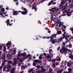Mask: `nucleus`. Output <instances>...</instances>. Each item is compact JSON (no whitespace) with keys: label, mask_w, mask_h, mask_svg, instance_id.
<instances>
[{"label":"nucleus","mask_w":73,"mask_h":73,"mask_svg":"<svg viewBox=\"0 0 73 73\" xmlns=\"http://www.w3.org/2000/svg\"><path fill=\"white\" fill-rule=\"evenodd\" d=\"M22 9L24 11H13V15H17L19 14L18 12H21V13L22 15H27V10L26 9Z\"/></svg>","instance_id":"nucleus-1"},{"label":"nucleus","mask_w":73,"mask_h":73,"mask_svg":"<svg viewBox=\"0 0 73 73\" xmlns=\"http://www.w3.org/2000/svg\"><path fill=\"white\" fill-rule=\"evenodd\" d=\"M68 46H66L65 47V46H64V45H63L62 46V48H63L64 52H67V51L68 50Z\"/></svg>","instance_id":"nucleus-2"},{"label":"nucleus","mask_w":73,"mask_h":73,"mask_svg":"<svg viewBox=\"0 0 73 73\" xmlns=\"http://www.w3.org/2000/svg\"><path fill=\"white\" fill-rule=\"evenodd\" d=\"M52 4L53 5H54L55 4H56V2H53V0H51L50 2H49L48 4V5H50L52 4Z\"/></svg>","instance_id":"nucleus-3"},{"label":"nucleus","mask_w":73,"mask_h":73,"mask_svg":"<svg viewBox=\"0 0 73 73\" xmlns=\"http://www.w3.org/2000/svg\"><path fill=\"white\" fill-rule=\"evenodd\" d=\"M7 13H3L2 14H1V12H0V15H1V16L3 17H6V16H8V15L6 14Z\"/></svg>","instance_id":"nucleus-4"},{"label":"nucleus","mask_w":73,"mask_h":73,"mask_svg":"<svg viewBox=\"0 0 73 73\" xmlns=\"http://www.w3.org/2000/svg\"><path fill=\"white\" fill-rule=\"evenodd\" d=\"M3 69V72H9V70H6V69H7V66H4Z\"/></svg>","instance_id":"nucleus-5"},{"label":"nucleus","mask_w":73,"mask_h":73,"mask_svg":"<svg viewBox=\"0 0 73 73\" xmlns=\"http://www.w3.org/2000/svg\"><path fill=\"white\" fill-rule=\"evenodd\" d=\"M9 43H7L6 44L7 46V47L10 46H11L12 45V43H11V42L9 41Z\"/></svg>","instance_id":"nucleus-6"},{"label":"nucleus","mask_w":73,"mask_h":73,"mask_svg":"<svg viewBox=\"0 0 73 73\" xmlns=\"http://www.w3.org/2000/svg\"><path fill=\"white\" fill-rule=\"evenodd\" d=\"M11 65L10 64L8 65L7 66V69L9 70L11 69Z\"/></svg>","instance_id":"nucleus-7"},{"label":"nucleus","mask_w":73,"mask_h":73,"mask_svg":"<svg viewBox=\"0 0 73 73\" xmlns=\"http://www.w3.org/2000/svg\"><path fill=\"white\" fill-rule=\"evenodd\" d=\"M72 52H71L70 54H69V55L70 56H69V58H71L72 60H73V55L72 54Z\"/></svg>","instance_id":"nucleus-8"},{"label":"nucleus","mask_w":73,"mask_h":73,"mask_svg":"<svg viewBox=\"0 0 73 73\" xmlns=\"http://www.w3.org/2000/svg\"><path fill=\"white\" fill-rule=\"evenodd\" d=\"M65 38L66 40L68 41H70V38H69V36H66Z\"/></svg>","instance_id":"nucleus-9"},{"label":"nucleus","mask_w":73,"mask_h":73,"mask_svg":"<svg viewBox=\"0 0 73 73\" xmlns=\"http://www.w3.org/2000/svg\"><path fill=\"white\" fill-rule=\"evenodd\" d=\"M15 68H13L12 69H11L10 71V73H13L15 72Z\"/></svg>","instance_id":"nucleus-10"},{"label":"nucleus","mask_w":73,"mask_h":73,"mask_svg":"<svg viewBox=\"0 0 73 73\" xmlns=\"http://www.w3.org/2000/svg\"><path fill=\"white\" fill-rule=\"evenodd\" d=\"M32 7H32V9H35V11H37V8L36 7H35V6L33 5L32 6Z\"/></svg>","instance_id":"nucleus-11"},{"label":"nucleus","mask_w":73,"mask_h":73,"mask_svg":"<svg viewBox=\"0 0 73 73\" xmlns=\"http://www.w3.org/2000/svg\"><path fill=\"white\" fill-rule=\"evenodd\" d=\"M64 70L63 69H62L58 71H57V73H62V72H63V71H64Z\"/></svg>","instance_id":"nucleus-12"},{"label":"nucleus","mask_w":73,"mask_h":73,"mask_svg":"<svg viewBox=\"0 0 73 73\" xmlns=\"http://www.w3.org/2000/svg\"><path fill=\"white\" fill-rule=\"evenodd\" d=\"M9 19H7L6 21V23H7V26H8L9 24Z\"/></svg>","instance_id":"nucleus-13"},{"label":"nucleus","mask_w":73,"mask_h":73,"mask_svg":"<svg viewBox=\"0 0 73 73\" xmlns=\"http://www.w3.org/2000/svg\"><path fill=\"white\" fill-rule=\"evenodd\" d=\"M3 57V60H5V53L3 54L2 55Z\"/></svg>","instance_id":"nucleus-14"},{"label":"nucleus","mask_w":73,"mask_h":73,"mask_svg":"<svg viewBox=\"0 0 73 73\" xmlns=\"http://www.w3.org/2000/svg\"><path fill=\"white\" fill-rule=\"evenodd\" d=\"M56 39H52L51 40V42H52L53 44H54L55 43H56Z\"/></svg>","instance_id":"nucleus-15"},{"label":"nucleus","mask_w":73,"mask_h":73,"mask_svg":"<svg viewBox=\"0 0 73 73\" xmlns=\"http://www.w3.org/2000/svg\"><path fill=\"white\" fill-rule=\"evenodd\" d=\"M17 62L16 61H14V62L12 63L13 65H16L17 64Z\"/></svg>","instance_id":"nucleus-16"},{"label":"nucleus","mask_w":73,"mask_h":73,"mask_svg":"<svg viewBox=\"0 0 73 73\" xmlns=\"http://www.w3.org/2000/svg\"><path fill=\"white\" fill-rule=\"evenodd\" d=\"M7 62L8 64H12V61L11 60H9Z\"/></svg>","instance_id":"nucleus-17"},{"label":"nucleus","mask_w":73,"mask_h":73,"mask_svg":"<svg viewBox=\"0 0 73 73\" xmlns=\"http://www.w3.org/2000/svg\"><path fill=\"white\" fill-rule=\"evenodd\" d=\"M49 52L50 54H53V51H52V50H49Z\"/></svg>","instance_id":"nucleus-18"},{"label":"nucleus","mask_w":73,"mask_h":73,"mask_svg":"<svg viewBox=\"0 0 73 73\" xmlns=\"http://www.w3.org/2000/svg\"><path fill=\"white\" fill-rule=\"evenodd\" d=\"M52 9H55V11H59V9H57L56 7H54L52 8Z\"/></svg>","instance_id":"nucleus-19"},{"label":"nucleus","mask_w":73,"mask_h":73,"mask_svg":"<svg viewBox=\"0 0 73 73\" xmlns=\"http://www.w3.org/2000/svg\"><path fill=\"white\" fill-rule=\"evenodd\" d=\"M57 33L58 35H60V34H62L61 31H58L57 32Z\"/></svg>","instance_id":"nucleus-20"},{"label":"nucleus","mask_w":73,"mask_h":73,"mask_svg":"<svg viewBox=\"0 0 73 73\" xmlns=\"http://www.w3.org/2000/svg\"><path fill=\"white\" fill-rule=\"evenodd\" d=\"M60 52L61 53H62L63 52H64V50H63V48H62V49L60 50Z\"/></svg>","instance_id":"nucleus-21"},{"label":"nucleus","mask_w":73,"mask_h":73,"mask_svg":"<svg viewBox=\"0 0 73 73\" xmlns=\"http://www.w3.org/2000/svg\"><path fill=\"white\" fill-rule=\"evenodd\" d=\"M45 70H46L45 69L43 68L42 69V70L41 71V72H42H42H45Z\"/></svg>","instance_id":"nucleus-22"},{"label":"nucleus","mask_w":73,"mask_h":73,"mask_svg":"<svg viewBox=\"0 0 73 73\" xmlns=\"http://www.w3.org/2000/svg\"><path fill=\"white\" fill-rule=\"evenodd\" d=\"M66 1H67L66 0H65L64 1L62 0V4H65V2H66Z\"/></svg>","instance_id":"nucleus-23"},{"label":"nucleus","mask_w":73,"mask_h":73,"mask_svg":"<svg viewBox=\"0 0 73 73\" xmlns=\"http://www.w3.org/2000/svg\"><path fill=\"white\" fill-rule=\"evenodd\" d=\"M67 64L68 66H69V67L70 66H71V65H72V63H67Z\"/></svg>","instance_id":"nucleus-24"},{"label":"nucleus","mask_w":73,"mask_h":73,"mask_svg":"<svg viewBox=\"0 0 73 73\" xmlns=\"http://www.w3.org/2000/svg\"><path fill=\"white\" fill-rule=\"evenodd\" d=\"M68 70L69 72H72V69L71 68H69L68 69Z\"/></svg>","instance_id":"nucleus-25"},{"label":"nucleus","mask_w":73,"mask_h":73,"mask_svg":"<svg viewBox=\"0 0 73 73\" xmlns=\"http://www.w3.org/2000/svg\"><path fill=\"white\" fill-rule=\"evenodd\" d=\"M33 70V68H31L30 69V70L28 71L29 73H30L31 72H32Z\"/></svg>","instance_id":"nucleus-26"},{"label":"nucleus","mask_w":73,"mask_h":73,"mask_svg":"<svg viewBox=\"0 0 73 73\" xmlns=\"http://www.w3.org/2000/svg\"><path fill=\"white\" fill-rule=\"evenodd\" d=\"M3 48V51H5L7 49V48H6V47H5V46H4Z\"/></svg>","instance_id":"nucleus-27"},{"label":"nucleus","mask_w":73,"mask_h":73,"mask_svg":"<svg viewBox=\"0 0 73 73\" xmlns=\"http://www.w3.org/2000/svg\"><path fill=\"white\" fill-rule=\"evenodd\" d=\"M34 62H39L40 61L38 60H34Z\"/></svg>","instance_id":"nucleus-28"},{"label":"nucleus","mask_w":73,"mask_h":73,"mask_svg":"<svg viewBox=\"0 0 73 73\" xmlns=\"http://www.w3.org/2000/svg\"><path fill=\"white\" fill-rule=\"evenodd\" d=\"M14 1H16L17 2L15 3L16 4H17V5H18L19 4V1H16L15 0H14Z\"/></svg>","instance_id":"nucleus-29"},{"label":"nucleus","mask_w":73,"mask_h":73,"mask_svg":"<svg viewBox=\"0 0 73 73\" xmlns=\"http://www.w3.org/2000/svg\"><path fill=\"white\" fill-rule=\"evenodd\" d=\"M69 7L70 8H72L73 7V5L72 4H70L69 6Z\"/></svg>","instance_id":"nucleus-30"},{"label":"nucleus","mask_w":73,"mask_h":73,"mask_svg":"<svg viewBox=\"0 0 73 73\" xmlns=\"http://www.w3.org/2000/svg\"><path fill=\"white\" fill-rule=\"evenodd\" d=\"M22 8L21 9H24V8H25V9H26L27 10V13H26V14L27 13H28V10H27V9H26V8H24L23 7H22Z\"/></svg>","instance_id":"nucleus-31"},{"label":"nucleus","mask_w":73,"mask_h":73,"mask_svg":"<svg viewBox=\"0 0 73 73\" xmlns=\"http://www.w3.org/2000/svg\"><path fill=\"white\" fill-rule=\"evenodd\" d=\"M16 49H15L14 50H13V52H14V54H16Z\"/></svg>","instance_id":"nucleus-32"},{"label":"nucleus","mask_w":73,"mask_h":73,"mask_svg":"<svg viewBox=\"0 0 73 73\" xmlns=\"http://www.w3.org/2000/svg\"><path fill=\"white\" fill-rule=\"evenodd\" d=\"M70 30L72 31V33L73 34V28H70Z\"/></svg>","instance_id":"nucleus-33"},{"label":"nucleus","mask_w":73,"mask_h":73,"mask_svg":"<svg viewBox=\"0 0 73 73\" xmlns=\"http://www.w3.org/2000/svg\"><path fill=\"white\" fill-rule=\"evenodd\" d=\"M1 10L2 12H4V11H5V9L4 8H2Z\"/></svg>","instance_id":"nucleus-34"},{"label":"nucleus","mask_w":73,"mask_h":73,"mask_svg":"<svg viewBox=\"0 0 73 73\" xmlns=\"http://www.w3.org/2000/svg\"><path fill=\"white\" fill-rule=\"evenodd\" d=\"M56 60H57V61H61V58H60L59 57L58 58V59H57Z\"/></svg>","instance_id":"nucleus-35"},{"label":"nucleus","mask_w":73,"mask_h":73,"mask_svg":"<svg viewBox=\"0 0 73 73\" xmlns=\"http://www.w3.org/2000/svg\"><path fill=\"white\" fill-rule=\"evenodd\" d=\"M62 39H63V37H61L60 38L59 40L61 41V40H62Z\"/></svg>","instance_id":"nucleus-36"},{"label":"nucleus","mask_w":73,"mask_h":73,"mask_svg":"<svg viewBox=\"0 0 73 73\" xmlns=\"http://www.w3.org/2000/svg\"><path fill=\"white\" fill-rule=\"evenodd\" d=\"M21 67L22 68H23H23H25V66L24 65H22Z\"/></svg>","instance_id":"nucleus-37"},{"label":"nucleus","mask_w":73,"mask_h":73,"mask_svg":"<svg viewBox=\"0 0 73 73\" xmlns=\"http://www.w3.org/2000/svg\"><path fill=\"white\" fill-rule=\"evenodd\" d=\"M20 56H21V54H19L17 55V57H20Z\"/></svg>","instance_id":"nucleus-38"},{"label":"nucleus","mask_w":73,"mask_h":73,"mask_svg":"<svg viewBox=\"0 0 73 73\" xmlns=\"http://www.w3.org/2000/svg\"><path fill=\"white\" fill-rule=\"evenodd\" d=\"M53 36V37H55V38H56V34H54Z\"/></svg>","instance_id":"nucleus-39"},{"label":"nucleus","mask_w":73,"mask_h":73,"mask_svg":"<svg viewBox=\"0 0 73 73\" xmlns=\"http://www.w3.org/2000/svg\"><path fill=\"white\" fill-rule=\"evenodd\" d=\"M63 73H70L69 72H65L64 71Z\"/></svg>","instance_id":"nucleus-40"},{"label":"nucleus","mask_w":73,"mask_h":73,"mask_svg":"<svg viewBox=\"0 0 73 73\" xmlns=\"http://www.w3.org/2000/svg\"><path fill=\"white\" fill-rule=\"evenodd\" d=\"M55 64H52V66L53 67H54V68L55 67H56Z\"/></svg>","instance_id":"nucleus-41"},{"label":"nucleus","mask_w":73,"mask_h":73,"mask_svg":"<svg viewBox=\"0 0 73 73\" xmlns=\"http://www.w3.org/2000/svg\"><path fill=\"white\" fill-rule=\"evenodd\" d=\"M62 46L63 45H64V46H65V42H63L62 43Z\"/></svg>","instance_id":"nucleus-42"},{"label":"nucleus","mask_w":73,"mask_h":73,"mask_svg":"<svg viewBox=\"0 0 73 73\" xmlns=\"http://www.w3.org/2000/svg\"><path fill=\"white\" fill-rule=\"evenodd\" d=\"M37 68L38 69H40V66L39 65H38L37 66Z\"/></svg>","instance_id":"nucleus-43"},{"label":"nucleus","mask_w":73,"mask_h":73,"mask_svg":"<svg viewBox=\"0 0 73 73\" xmlns=\"http://www.w3.org/2000/svg\"><path fill=\"white\" fill-rule=\"evenodd\" d=\"M24 56V53L21 54V56Z\"/></svg>","instance_id":"nucleus-44"},{"label":"nucleus","mask_w":73,"mask_h":73,"mask_svg":"<svg viewBox=\"0 0 73 73\" xmlns=\"http://www.w3.org/2000/svg\"><path fill=\"white\" fill-rule=\"evenodd\" d=\"M5 65V63H2V66H4Z\"/></svg>","instance_id":"nucleus-45"},{"label":"nucleus","mask_w":73,"mask_h":73,"mask_svg":"<svg viewBox=\"0 0 73 73\" xmlns=\"http://www.w3.org/2000/svg\"><path fill=\"white\" fill-rule=\"evenodd\" d=\"M53 9H50V11H51V12H54V10H53Z\"/></svg>","instance_id":"nucleus-46"},{"label":"nucleus","mask_w":73,"mask_h":73,"mask_svg":"<svg viewBox=\"0 0 73 73\" xmlns=\"http://www.w3.org/2000/svg\"><path fill=\"white\" fill-rule=\"evenodd\" d=\"M55 29L56 30H57V31H58V27H56L55 28Z\"/></svg>","instance_id":"nucleus-47"},{"label":"nucleus","mask_w":73,"mask_h":73,"mask_svg":"<svg viewBox=\"0 0 73 73\" xmlns=\"http://www.w3.org/2000/svg\"><path fill=\"white\" fill-rule=\"evenodd\" d=\"M52 62H55L56 61V59H54L52 60Z\"/></svg>","instance_id":"nucleus-48"},{"label":"nucleus","mask_w":73,"mask_h":73,"mask_svg":"<svg viewBox=\"0 0 73 73\" xmlns=\"http://www.w3.org/2000/svg\"><path fill=\"white\" fill-rule=\"evenodd\" d=\"M39 59H41V58H42V57H41V56H39Z\"/></svg>","instance_id":"nucleus-49"},{"label":"nucleus","mask_w":73,"mask_h":73,"mask_svg":"<svg viewBox=\"0 0 73 73\" xmlns=\"http://www.w3.org/2000/svg\"><path fill=\"white\" fill-rule=\"evenodd\" d=\"M41 71L40 70L39 71H37L36 72V73H40Z\"/></svg>","instance_id":"nucleus-50"},{"label":"nucleus","mask_w":73,"mask_h":73,"mask_svg":"<svg viewBox=\"0 0 73 73\" xmlns=\"http://www.w3.org/2000/svg\"><path fill=\"white\" fill-rule=\"evenodd\" d=\"M33 66H36V64L35 63H34L33 64Z\"/></svg>","instance_id":"nucleus-51"},{"label":"nucleus","mask_w":73,"mask_h":73,"mask_svg":"<svg viewBox=\"0 0 73 73\" xmlns=\"http://www.w3.org/2000/svg\"><path fill=\"white\" fill-rule=\"evenodd\" d=\"M60 47L59 46L57 49L58 50H60Z\"/></svg>","instance_id":"nucleus-52"},{"label":"nucleus","mask_w":73,"mask_h":73,"mask_svg":"<svg viewBox=\"0 0 73 73\" xmlns=\"http://www.w3.org/2000/svg\"><path fill=\"white\" fill-rule=\"evenodd\" d=\"M48 0H43L42 1H41V2H42V3H43V2L44 1H47Z\"/></svg>","instance_id":"nucleus-53"},{"label":"nucleus","mask_w":73,"mask_h":73,"mask_svg":"<svg viewBox=\"0 0 73 73\" xmlns=\"http://www.w3.org/2000/svg\"><path fill=\"white\" fill-rule=\"evenodd\" d=\"M53 70L52 69H49V72H52Z\"/></svg>","instance_id":"nucleus-54"},{"label":"nucleus","mask_w":73,"mask_h":73,"mask_svg":"<svg viewBox=\"0 0 73 73\" xmlns=\"http://www.w3.org/2000/svg\"><path fill=\"white\" fill-rule=\"evenodd\" d=\"M67 1H69V3H70L71 2V1H72L71 0H67Z\"/></svg>","instance_id":"nucleus-55"},{"label":"nucleus","mask_w":73,"mask_h":73,"mask_svg":"<svg viewBox=\"0 0 73 73\" xmlns=\"http://www.w3.org/2000/svg\"><path fill=\"white\" fill-rule=\"evenodd\" d=\"M42 38H47L46 37H42Z\"/></svg>","instance_id":"nucleus-56"},{"label":"nucleus","mask_w":73,"mask_h":73,"mask_svg":"<svg viewBox=\"0 0 73 73\" xmlns=\"http://www.w3.org/2000/svg\"><path fill=\"white\" fill-rule=\"evenodd\" d=\"M60 41L58 40H57L56 41V42L57 43H60Z\"/></svg>","instance_id":"nucleus-57"},{"label":"nucleus","mask_w":73,"mask_h":73,"mask_svg":"<svg viewBox=\"0 0 73 73\" xmlns=\"http://www.w3.org/2000/svg\"><path fill=\"white\" fill-rule=\"evenodd\" d=\"M63 38H65V35L64 34H63Z\"/></svg>","instance_id":"nucleus-58"},{"label":"nucleus","mask_w":73,"mask_h":73,"mask_svg":"<svg viewBox=\"0 0 73 73\" xmlns=\"http://www.w3.org/2000/svg\"><path fill=\"white\" fill-rule=\"evenodd\" d=\"M58 63H60V62L56 63V65H59V64H58Z\"/></svg>","instance_id":"nucleus-59"},{"label":"nucleus","mask_w":73,"mask_h":73,"mask_svg":"<svg viewBox=\"0 0 73 73\" xmlns=\"http://www.w3.org/2000/svg\"><path fill=\"white\" fill-rule=\"evenodd\" d=\"M43 54L44 56H46V53H43Z\"/></svg>","instance_id":"nucleus-60"},{"label":"nucleus","mask_w":73,"mask_h":73,"mask_svg":"<svg viewBox=\"0 0 73 73\" xmlns=\"http://www.w3.org/2000/svg\"><path fill=\"white\" fill-rule=\"evenodd\" d=\"M47 58H50V56L48 55L47 56Z\"/></svg>","instance_id":"nucleus-61"},{"label":"nucleus","mask_w":73,"mask_h":73,"mask_svg":"<svg viewBox=\"0 0 73 73\" xmlns=\"http://www.w3.org/2000/svg\"><path fill=\"white\" fill-rule=\"evenodd\" d=\"M50 32H51V31H50L48 30V33H50Z\"/></svg>","instance_id":"nucleus-62"},{"label":"nucleus","mask_w":73,"mask_h":73,"mask_svg":"<svg viewBox=\"0 0 73 73\" xmlns=\"http://www.w3.org/2000/svg\"><path fill=\"white\" fill-rule=\"evenodd\" d=\"M63 27L64 28H66V26H63Z\"/></svg>","instance_id":"nucleus-63"},{"label":"nucleus","mask_w":73,"mask_h":73,"mask_svg":"<svg viewBox=\"0 0 73 73\" xmlns=\"http://www.w3.org/2000/svg\"><path fill=\"white\" fill-rule=\"evenodd\" d=\"M69 46H70V48H71L72 47V45H71V44H70L69 45Z\"/></svg>","instance_id":"nucleus-64"}]
</instances>
